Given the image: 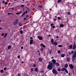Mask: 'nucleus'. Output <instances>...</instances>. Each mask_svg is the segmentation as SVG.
Masks as SVG:
<instances>
[{
    "instance_id": "nucleus-1",
    "label": "nucleus",
    "mask_w": 76,
    "mask_h": 76,
    "mask_svg": "<svg viewBox=\"0 0 76 76\" xmlns=\"http://www.w3.org/2000/svg\"><path fill=\"white\" fill-rule=\"evenodd\" d=\"M49 64L48 65L47 67L48 69L49 70H52L53 69V64L50 63L49 62Z\"/></svg>"
},
{
    "instance_id": "nucleus-2",
    "label": "nucleus",
    "mask_w": 76,
    "mask_h": 76,
    "mask_svg": "<svg viewBox=\"0 0 76 76\" xmlns=\"http://www.w3.org/2000/svg\"><path fill=\"white\" fill-rule=\"evenodd\" d=\"M76 59V51L73 54L72 59V61H75V60Z\"/></svg>"
},
{
    "instance_id": "nucleus-3",
    "label": "nucleus",
    "mask_w": 76,
    "mask_h": 76,
    "mask_svg": "<svg viewBox=\"0 0 76 76\" xmlns=\"http://www.w3.org/2000/svg\"><path fill=\"white\" fill-rule=\"evenodd\" d=\"M69 66L71 70H73V69H74V66L72 64H69Z\"/></svg>"
},
{
    "instance_id": "nucleus-4",
    "label": "nucleus",
    "mask_w": 76,
    "mask_h": 76,
    "mask_svg": "<svg viewBox=\"0 0 76 76\" xmlns=\"http://www.w3.org/2000/svg\"><path fill=\"white\" fill-rule=\"evenodd\" d=\"M18 23V20H16L13 23V25H16V24H17Z\"/></svg>"
},
{
    "instance_id": "nucleus-5",
    "label": "nucleus",
    "mask_w": 76,
    "mask_h": 76,
    "mask_svg": "<svg viewBox=\"0 0 76 76\" xmlns=\"http://www.w3.org/2000/svg\"><path fill=\"white\" fill-rule=\"evenodd\" d=\"M52 63L51 64H55V63H56V61L55 59H53L52 61Z\"/></svg>"
},
{
    "instance_id": "nucleus-6",
    "label": "nucleus",
    "mask_w": 76,
    "mask_h": 76,
    "mask_svg": "<svg viewBox=\"0 0 76 76\" xmlns=\"http://www.w3.org/2000/svg\"><path fill=\"white\" fill-rule=\"evenodd\" d=\"M52 72H53V73H54V74H57V71L55 69H53L52 70Z\"/></svg>"
},
{
    "instance_id": "nucleus-7",
    "label": "nucleus",
    "mask_w": 76,
    "mask_h": 76,
    "mask_svg": "<svg viewBox=\"0 0 76 76\" xmlns=\"http://www.w3.org/2000/svg\"><path fill=\"white\" fill-rule=\"evenodd\" d=\"M37 38H39V40H42V39H43L42 37V36L40 37L39 36H38L37 37Z\"/></svg>"
},
{
    "instance_id": "nucleus-8",
    "label": "nucleus",
    "mask_w": 76,
    "mask_h": 76,
    "mask_svg": "<svg viewBox=\"0 0 76 76\" xmlns=\"http://www.w3.org/2000/svg\"><path fill=\"white\" fill-rule=\"evenodd\" d=\"M42 58H39L38 61L39 62H42Z\"/></svg>"
},
{
    "instance_id": "nucleus-9",
    "label": "nucleus",
    "mask_w": 76,
    "mask_h": 76,
    "mask_svg": "<svg viewBox=\"0 0 76 76\" xmlns=\"http://www.w3.org/2000/svg\"><path fill=\"white\" fill-rule=\"evenodd\" d=\"M56 67L59 66H60V64H59L58 62H56L55 64Z\"/></svg>"
},
{
    "instance_id": "nucleus-10",
    "label": "nucleus",
    "mask_w": 76,
    "mask_h": 76,
    "mask_svg": "<svg viewBox=\"0 0 76 76\" xmlns=\"http://www.w3.org/2000/svg\"><path fill=\"white\" fill-rule=\"evenodd\" d=\"M33 41H34V40H30V44L31 45H32V44H33Z\"/></svg>"
},
{
    "instance_id": "nucleus-11",
    "label": "nucleus",
    "mask_w": 76,
    "mask_h": 76,
    "mask_svg": "<svg viewBox=\"0 0 76 76\" xmlns=\"http://www.w3.org/2000/svg\"><path fill=\"white\" fill-rule=\"evenodd\" d=\"M73 53H74V52L72 50L71 53H70V52H69V54L70 55H71V54H73Z\"/></svg>"
},
{
    "instance_id": "nucleus-12",
    "label": "nucleus",
    "mask_w": 76,
    "mask_h": 76,
    "mask_svg": "<svg viewBox=\"0 0 76 76\" xmlns=\"http://www.w3.org/2000/svg\"><path fill=\"white\" fill-rule=\"evenodd\" d=\"M51 43H53V44H54V40H53V38H52L51 39Z\"/></svg>"
},
{
    "instance_id": "nucleus-13",
    "label": "nucleus",
    "mask_w": 76,
    "mask_h": 76,
    "mask_svg": "<svg viewBox=\"0 0 76 76\" xmlns=\"http://www.w3.org/2000/svg\"><path fill=\"white\" fill-rule=\"evenodd\" d=\"M18 25L20 26H23V24L21 23H19Z\"/></svg>"
},
{
    "instance_id": "nucleus-14",
    "label": "nucleus",
    "mask_w": 76,
    "mask_h": 76,
    "mask_svg": "<svg viewBox=\"0 0 76 76\" xmlns=\"http://www.w3.org/2000/svg\"><path fill=\"white\" fill-rule=\"evenodd\" d=\"M66 60L67 62H69V61H70V58L69 57L67 58H66Z\"/></svg>"
},
{
    "instance_id": "nucleus-15",
    "label": "nucleus",
    "mask_w": 76,
    "mask_h": 76,
    "mask_svg": "<svg viewBox=\"0 0 76 76\" xmlns=\"http://www.w3.org/2000/svg\"><path fill=\"white\" fill-rule=\"evenodd\" d=\"M66 69V68H63L61 69V70L63 72L64 71H65Z\"/></svg>"
},
{
    "instance_id": "nucleus-16",
    "label": "nucleus",
    "mask_w": 76,
    "mask_h": 76,
    "mask_svg": "<svg viewBox=\"0 0 76 76\" xmlns=\"http://www.w3.org/2000/svg\"><path fill=\"white\" fill-rule=\"evenodd\" d=\"M41 46H42L43 47L45 48V46L44 45L42 44V43H41L40 44Z\"/></svg>"
},
{
    "instance_id": "nucleus-17",
    "label": "nucleus",
    "mask_w": 76,
    "mask_h": 76,
    "mask_svg": "<svg viewBox=\"0 0 76 76\" xmlns=\"http://www.w3.org/2000/svg\"><path fill=\"white\" fill-rule=\"evenodd\" d=\"M65 56V55L64 54H62L61 55V57H64Z\"/></svg>"
},
{
    "instance_id": "nucleus-18",
    "label": "nucleus",
    "mask_w": 76,
    "mask_h": 76,
    "mask_svg": "<svg viewBox=\"0 0 76 76\" xmlns=\"http://www.w3.org/2000/svg\"><path fill=\"white\" fill-rule=\"evenodd\" d=\"M58 71V72H60L61 70V69L59 67L57 69Z\"/></svg>"
},
{
    "instance_id": "nucleus-19",
    "label": "nucleus",
    "mask_w": 76,
    "mask_h": 76,
    "mask_svg": "<svg viewBox=\"0 0 76 76\" xmlns=\"http://www.w3.org/2000/svg\"><path fill=\"white\" fill-rule=\"evenodd\" d=\"M62 0H58V3H60L62 1Z\"/></svg>"
},
{
    "instance_id": "nucleus-20",
    "label": "nucleus",
    "mask_w": 76,
    "mask_h": 76,
    "mask_svg": "<svg viewBox=\"0 0 76 76\" xmlns=\"http://www.w3.org/2000/svg\"><path fill=\"white\" fill-rule=\"evenodd\" d=\"M67 67H68V64H65V66H64V67L65 68H67Z\"/></svg>"
},
{
    "instance_id": "nucleus-21",
    "label": "nucleus",
    "mask_w": 76,
    "mask_h": 76,
    "mask_svg": "<svg viewBox=\"0 0 76 76\" xmlns=\"http://www.w3.org/2000/svg\"><path fill=\"white\" fill-rule=\"evenodd\" d=\"M64 24H60V26L61 27H62V28L63 27H64Z\"/></svg>"
},
{
    "instance_id": "nucleus-22",
    "label": "nucleus",
    "mask_w": 76,
    "mask_h": 76,
    "mask_svg": "<svg viewBox=\"0 0 76 76\" xmlns=\"http://www.w3.org/2000/svg\"><path fill=\"white\" fill-rule=\"evenodd\" d=\"M53 44L55 45H57V42H54Z\"/></svg>"
},
{
    "instance_id": "nucleus-23",
    "label": "nucleus",
    "mask_w": 76,
    "mask_h": 76,
    "mask_svg": "<svg viewBox=\"0 0 76 76\" xmlns=\"http://www.w3.org/2000/svg\"><path fill=\"white\" fill-rule=\"evenodd\" d=\"M34 70L36 72H38V69L37 68H35L34 69Z\"/></svg>"
},
{
    "instance_id": "nucleus-24",
    "label": "nucleus",
    "mask_w": 76,
    "mask_h": 76,
    "mask_svg": "<svg viewBox=\"0 0 76 76\" xmlns=\"http://www.w3.org/2000/svg\"><path fill=\"white\" fill-rule=\"evenodd\" d=\"M8 15H13V13H11L10 12H8V13H7Z\"/></svg>"
},
{
    "instance_id": "nucleus-25",
    "label": "nucleus",
    "mask_w": 76,
    "mask_h": 76,
    "mask_svg": "<svg viewBox=\"0 0 76 76\" xmlns=\"http://www.w3.org/2000/svg\"><path fill=\"white\" fill-rule=\"evenodd\" d=\"M8 48V49H10V48H11V46L9 45Z\"/></svg>"
},
{
    "instance_id": "nucleus-26",
    "label": "nucleus",
    "mask_w": 76,
    "mask_h": 76,
    "mask_svg": "<svg viewBox=\"0 0 76 76\" xmlns=\"http://www.w3.org/2000/svg\"><path fill=\"white\" fill-rule=\"evenodd\" d=\"M3 72H4V71L3 69H1L0 71V72L1 73H3Z\"/></svg>"
},
{
    "instance_id": "nucleus-27",
    "label": "nucleus",
    "mask_w": 76,
    "mask_h": 76,
    "mask_svg": "<svg viewBox=\"0 0 76 76\" xmlns=\"http://www.w3.org/2000/svg\"><path fill=\"white\" fill-rule=\"evenodd\" d=\"M7 33H6L5 34L4 37V38H5V37H6V36H7Z\"/></svg>"
},
{
    "instance_id": "nucleus-28",
    "label": "nucleus",
    "mask_w": 76,
    "mask_h": 76,
    "mask_svg": "<svg viewBox=\"0 0 76 76\" xmlns=\"http://www.w3.org/2000/svg\"><path fill=\"white\" fill-rule=\"evenodd\" d=\"M22 13V12H18L16 13V15H19L20 13Z\"/></svg>"
},
{
    "instance_id": "nucleus-29",
    "label": "nucleus",
    "mask_w": 76,
    "mask_h": 76,
    "mask_svg": "<svg viewBox=\"0 0 76 76\" xmlns=\"http://www.w3.org/2000/svg\"><path fill=\"white\" fill-rule=\"evenodd\" d=\"M72 47H73V46H72V45H70L69 46V48H70V49H71V48H72Z\"/></svg>"
},
{
    "instance_id": "nucleus-30",
    "label": "nucleus",
    "mask_w": 76,
    "mask_h": 76,
    "mask_svg": "<svg viewBox=\"0 0 76 76\" xmlns=\"http://www.w3.org/2000/svg\"><path fill=\"white\" fill-rule=\"evenodd\" d=\"M65 71L66 73H68V71H67V69H66Z\"/></svg>"
},
{
    "instance_id": "nucleus-31",
    "label": "nucleus",
    "mask_w": 76,
    "mask_h": 76,
    "mask_svg": "<svg viewBox=\"0 0 76 76\" xmlns=\"http://www.w3.org/2000/svg\"><path fill=\"white\" fill-rule=\"evenodd\" d=\"M20 33L21 34H23V31L21 30L20 31Z\"/></svg>"
},
{
    "instance_id": "nucleus-32",
    "label": "nucleus",
    "mask_w": 76,
    "mask_h": 76,
    "mask_svg": "<svg viewBox=\"0 0 76 76\" xmlns=\"http://www.w3.org/2000/svg\"><path fill=\"white\" fill-rule=\"evenodd\" d=\"M67 14L68 15H69L70 14V12H67Z\"/></svg>"
},
{
    "instance_id": "nucleus-33",
    "label": "nucleus",
    "mask_w": 76,
    "mask_h": 76,
    "mask_svg": "<svg viewBox=\"0 0 76 76\" xmlns=\"http://www.w3.org/2000/svg\"><path fill=\"white\" fill-rule=\"evenodd\" d=\"M58 47H62V45H58Z\"/></svg>"
},
{
    "instance_id": "nucleus-34",
    "label": "nucleus",
    "mask_w": 76,
    "mask_h": 76,
    "mask_svg": "<svg viewBox=\"0 0 76 76\" xmlns=\"http://www.w3.org/2000/svg\"><path fill=\"white\" fill-rule=\"evenodd\" d=\"M7 69V67H4V70H6Z\"/></svg>"
},
{
    "instance_id": "nucleus-35",
    "label": "nucleus",
    "mask_w": 76,
    "mask_h": 76,
    "mask_svg": "<svg viewBox=\"0 0 76 76\" xmlns=\"http://www.w3.org/2000/svg\"><path fill=\"white\" fill-rule=\"evenodd\" d=\"M60 53V50H58V54H59V53Z\"/></svg>"
},
{
    "instance_id": "nucleus-36",
    "label": "nucleus",
    "mask_w": 76,
    "mask_h": 76,
    "mask_svg": "<svg viewBox=\"0 0 76 76\" xmlns=\"http://www.w3.org/2000/svg\"><path fill=\"white\" fill-rule=\"evenodd\" d=\"M17 57H18V59H19V58H20V56H17Z\"/></svg>"
},
{
    "instance_id": "nucleus-37",
    "label": "nucleus",
    "mask_w": 76,
    "mask_h": 76,
    "mask_svg": "<svg viewBox=\"0 0 76 76\" xmlns=\"http://www.w3.org/2000/svg\"><path fill=\"white\" fill-rule=\"evenodd\" d=\"M7 4H8V3L7 2H5V5H6Z\"/></svg>"
},
{
    "instance_id": "nucleus-38",
    "label": "nucleus",
    "mask_w": 76,
    "mask_h": 76,
    "mask_svg": "<svg viewBox=\"0 0 76 76\" xmlns=\"http://www.w3.org/2000/svg\"><path fill=\"white\" fill-rule=\"evenodd\" d=\"M4 33H2V34H1V36L2 37H3V36H4Z\"/></svg>"
},
{
    "instance_id": "nucleus-39",
    "label": "nucleus",
    "mask_w": 76,
    "mask_h": 76,
    "mask_svg": "<svg viewBox=\"0 0 76 76\" xmlns=\"http://www.w3.org/2000/svg\"><path fill=\"white\" fill-rule=\"evenodd\" d=\"M53 23H52V24H50L51 26H53Z\"/></svg>"
},
{
    "instance_id": "nucleus-40",
    "label": "nucleus",
    "mask_w": 76,
    "mask_h": 76,
    "mask_svg": "<svg viewBox=\"0 0 76 76\" xmlns=\"http://www.w3.org/2000/svg\"><path fill=\"white\" fill-rule=\"evenodd\" d=\"M23 28H26V26H23Z\"/></svg>"
},
{
    "instance_id": "nucleus-41",
    "label": "nucleus",
    "mask_w": 76,
    "mask_h": 76,
    "mask_svg": "<svg viewBox=\"0 0 76 76\" xmlns=\"http://www.w3.org/2000/svg\"><path fill=\"white\" fill-rule=\"evenodd\" d=\"M58 19H59V20H60V19H61L60 17H58Z\"/></svg>"
},
{
    "instance_id": "nucleus-42",
    "label": "nucleus",
    "mask_w": 76,
    "mask_h": 76,
    "mask_svg": "<svg viewBox=\"0 0 76 76\" xmlns=\"http://www.w3.org/2000/svg\"><path fill=\"white\" fill-rule=\"evenodd\" d=\"M30 39L31 40H32V37H30Z\"/></svg>"
},
{
    "instance_id": "nucleus-43",
    "label": "nucleus",
    "mask_w": 76,
    "mask_h": 76,
    "mask_svg": "<svg viewBox=\"0 0 76 76\" xmlns=\"http://www.w3.org/2000/svg\"><path fill=\"white\" fill-rule=\"evenodd\" d=\"M18 76H20V73L18 74Z\"/></svg>"
},
{
    "instance_id": "nucleus-44",
    "label": "nucleus",
    "mask_w": 76,
    "mask_h": 76,
    "mask_svg": "<svg viewBox=\"0 0 76 76\" xmlns=\"http://www.w3.org/2000/svg\"><path fill=\"white\" fill-rule=\"evenodd\" d=\"M23 14L24 15H25V12H24Z\"/></svg>"
},
{
    "instance_id": "nucleus-45",
    "label": "nucleus",
    "mask_w": 76,
    "mask_h": 76,
    "mask_svg": "<svg viewBox=\"0 0 76 76\" xmlns=\"http://www.w3.org/2000/svg\"><path fill=\"white\" fill-rule=\"evenodd\" d=\"M52 28H55V26H52Z\"/></svg>"
},
{
    "instance_id": "nucleus-46",
    "label": "nucleus",
    "mask_w": 76,
    "mask_h": 76,
    "mask_svg": "<svg viewBox=\"0 0 76 76\" xmlns=\"http://www.w3.org/2000/svg\"><path fill=\"white\" fill-rule=\"evenodd\" d=\"M35 66H36V65H35V64H33V66L34 67H35Z\"/></svg>"
},
{
    "instance_id": "nucleus-47",
    "label": "nucleus",
    "mask_w": 76,
    "mask_h": 76,
    "mask_svg": "<svg viewBox=\"0 0 76 76\" xmlns=\"http://www.w3.org/2000/svg\"><path fill=\"white\" fill-rule=\"evenodd\" d=\"M21 7H24V5H21Z\"/></svg>"
},
{
    "instance_id": "nucleus-48",
    "label": "nucleus",
    "mask_w": 76,
    "mask_h": 76,
    "mask_svg": "<svg viewBox=\"0 0 76 76\" xmlns=\"http://www.w3.org/2000/svg\"><path fill=\"white\" fill-rule=\"evenodd\" d=\"M12 10H13V9H14V7H12V8H11Z\"/></svg>"
},
{
    "instance_id": "nucleus-49",
    "label": "nucleus",
    "mask_w": 76,
    "mask_h": 76,
    "mask_svg": "<svg viewBox=\"0 0 76 76\" xmlns=\"http://www.w3.org/2000/svg\"><path fill=\"white\" fill-rule=\"evenodd\" d=\"M3 28H1V27L0 26V30H1V29H2Z\"/></svg>"
},
{
    "instance_id": "nucleus-50",
    "label": "nucleus",
    "mask_w": 76,
    "mask_h": 76,
    "mask_svg": "<svg viewBox=\"0 0 76 76\" xmlns=\"http://www.w3.org/2000/svg\"><path fill=\"white\" fill-rule=\"evenodd\" d=\"M5 1H3L2 2L3 3H4Z\"/></svg>"
},
{
    "instance_id": "nucleus-51",
    "label": "nucleus",
    "mask_w": 76,
    "mask_h": 76,
    "mask_svg": "<svg viewBox=\"0 0 76 76\" xmlns=\"http://www.w3.org/2000/svg\"><path fill=\"white\" fill-rule=\"evenodd\" d=\"M21 49H23V47H21Z\"/></svg>"
},
{
    "instance_id": "nucleus-52",
    "label": "nucleus",
    "mask_w": 76,
    "mask_h": 76,
    "mask_svg": "<svg viewBox=\"0 0 76 76\" xmlns=\"http://www.w3.org/2000/svg\"><path fill=\"white\" fill-rule=\"evenodd\" d=\"M28 13V11L27 10H26V13Z\"/></svg>"
},
{
    "instance_id": "nucleus-53",
    "label": "nucleus",
    "mask_w": 76,
    "mask_h": 76,
    "mask_svg": "<svg viewBox=\"0 0 76 76\" xmlns=\"http://www.w3.org/2000/svg\"><path fill=\"white\" fill-rule=\"evenodd\" d=\"M50 54H51V51L50 50V53H49Z\"/></svg>"
},
{
    "instance_id": "nucleus-54",
    "label": "nucleus",
    "mask_w": 76,
    "mask_h": 76,
    "mask_svg": "<svg viewBox=\"0 0 76 76\" xmlns=\"http://www.w3.org/2000/svg\"><path fill=\"white\" fill-rule=\"evenodd\" d=\"M31 72H32L33 71V69L32 68L31 69Z\"/></svg>"
},
{
    "instance_id": "nucleus-55",
    "label": "nucleus",
    "mask_w": 76,
    "mask_h": 76,
    "mask_svg": "<svg viewBox=\"0 0 76 76\" xmlns=\"http://www.w3.org/2000/svg\"><path fill=\"white\" fill-rule=\"evenodd\" d=\"M48 37H51V35L49 34V35H48Z\"/></svg>"
},
{
    "instance_id": "nucleus-56",
    "label": "nucleus",
    "mask_w": 76,
    "mask_h": 76,
    "mask_svg": "<svg viewBox=\"0 0 76 76\" xmlns=\"http://www.w3.org/2000/svg\"><path fill=\"white\" fill-rule=\"evenodd\" d=\"M53 20H54V21H56V19H53Z\"/></svg>"
},
{
    "instance_id": "nucleus-57",
    "label": "nucleus",
    "mask_w": 76,
    "mask_h": 76,
    "mask_svg": "<svg viewBox=\"0 0 76 76\" xmlns=\"http://www.w3.org/2000/svg\"><path fill=\"white\" fill-rule=\"evenodd\" d=\"M28 15H26V18H28Z\"/></svg>"
},
{
    "instance_id": "nucleus-58",
    "label": "nucleus",
    "mask_w": 76,
    "mask_h": 76,
    "mask_svg": "<svg viewBox=\"0 0 76 76\" xmlns=\"http://www.w3.org/2000/svg\"><path fill=\"white\" fill-rule=\"evenodd\" d=\"M26 18H24V20H26Z\"/></svg>"
},
{
    "instance_id": "nucleus-59",
    "label": "nucleus",
    "mask_w": 76,
    "mask_h": 76,
    "mask_svg": "<svg viewBox=\"0 0 76 76\" xmlns=\"http://www.w3.org/2000/svg\"><path fill=\"white\" fill-rule=\"evenodd\" d=\"M53 58H54V57L52 56V57H51V59H53Z\"/></svg>"
},
{
    "instance_id": "nucleus-60",
    "label": "nucleus",
    "mask_w": 76,
    "mask_h": 76,
    "mask_svg": "<svg viewBox=\"0 0 76 76\" xmlns=\"http://www.w3.org/2000/svg\"><path fill=\"white\" fill-rule=\"evenodd\" d=\"M24 16V15L23 14H22L21 15V16Z\"/></svg>"
},
{
    "instance_id": "nucleus-61",
    "label": "nucleus",
    "mask_w": 76,
    "mask_h": 76,
    "mask_svg": "<svg viewBox=\"0 0 76 76\" xmlns=\"http://www.w3.org/2000/svg\"><path fill=\"white\" fill-rule=\"evenodd\" d=\"M21 63H24V62H23V61H22V62H21Z\"/></svg>"
},
{
    "instance_id": "nucleus-62",
    "label": "nucleus",
    "mask_w": 76,
    "mask_h": 76,
    "mask_svg": "<svg viewBox=\"0 0 76 76\" xmlns=\"http://www.w3.org/2000/svg\"><path fill=\"white\" fill-rule=\"evenodd\" d=\"M37 52H38V53H40V52L38 50H37Z\"/></svg>"
},
{
    "instance_id": "nucleus-63",
    "label": "nucleus",
    "mask_w": 76,
    "mask_h": 76,
    "mask_svg": "<svg viewBox=\"0 0 76 76\" xmlns=\"http://www.w3.org/2000/svg\"><path fill=\"white\" fill-rule=\"evenodd\" d=\"M27 8V9H28V10H29V8Z\"/></svg>"
},
{
    "instance_id": "nucleus-64",
    "label": "nucleus",
    "mask_w": 76,
    "mask_h": 76,
    "mask_svg": "<svg viewBox=\"0 0 76 76\" xmlns=\"http://www.w3.org/2000/svg\"><path fill=\"white\" fill-rule=\"evenodd\" d=\"M68 74H69V75H70V73H68Z\"/></svg>"
}]
</instances>
